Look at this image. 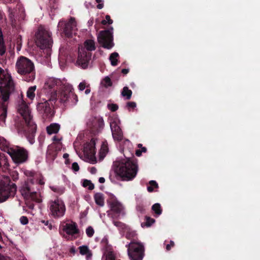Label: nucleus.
<instances>
[{"mask_svg":"<svg viewBox=\"0 0 260 260\" xmlns=\"http://www.w3.org/2000/svg\"><path fill=\"white\" fill-rule=\"evenodd\" d=\"M95 203L100 206L103 207L104 205V194L102 193H96L94 196Z\"/></svg>","mask_w":260,"mask_h":260,"instance_id":"4be33fe9","label":"nucleus"},{"mask_svg":"<svg viewBox=\"0 0 260 260\" xmlns=\"http://www.w3.org/2000/svg\"><path fill=\"white\" fill-rule=\"evenodd\" d=\"M136 209L137 211H139L141 213H144L145 210V206L143 205L142 203H139V204H138L136 207Z\"/></svg>","mask_w":260,"mask_h":260,"instance_id":"e433bc0d","label":"nucleus"},{"mask_svg":"<svg viewBox=\"0 0 260 260\" xmlns=\"http://www.w3.org/2000/svg\"><path fill=\"white\" fill-rule=\"evenodd\" d=\"M138 147L139 148H142V144H139L138 145Z\"/></svg>","mask_w":260,"mask_h":260,"instance_id":"e2e57ef3","label":"nucleus"},{"mask_svg":"<svg viewBox=\"0 0 260 260\" xmlns=\"http://www.w3.org/2000/svg\"><path fill=\"white\" fill-rule=\"evenodd\" d=\"M28 208L30 209H32L34 207V204L32 203L27 204Z\"/></svg>","mask_w":260,"mask_h":260,"instance_id":"5fc2aeb1","label":"nucleus"},{"mask_svg":"<svg viewBox=\"0 0 260 260\" xmlns=\"http://www.w3.org/2000/svg\"><path fill=\"white\" fill-rule=\"evenodd\" d=\"M142 151L141 150V149H138L136 151V155L137 156H141L142 155Z\"/></svg>","mask_w":260,"mask_h":260,"instance_id":"8fccbe9b","label":"nucleus"},{"mask_svg":"<svg viewBox=\"0 0 260 260\" xmlns=\"http://www.w3.org/2000/svg\"><path fill=\"white\" fill-rule=\"evenodd\" d=\"M108 150H109V149H108V143L106 141H105L103 142L102 146H101V148L100 152V156L102 157H104L106 156V155L107 154V153H108Z\"/></svg>","mask_w":260,"mask_h":260,"instance_id":"5701e85b","label":"nucleus"},{"mask_svg":"<svg viewBox=\"0 0 260 260\" xmlns=\"http://www.w3.org/2000/svg\"><path fill=\"white\" fill-rule=\"evenodd\" d=\"M62 231L68 236H71L74 238H77V235H79L80 231L77 223L72 221L71 223H66L61 225Z\"/></svg>","mask_w":260,"mask_h":260,"instance_id":"a211bd4d","label":"nucleus"},{"mask_svg":"<svg viewBox=\"0 0 260 260\" xmlns=\"http://www.w3.org/2000/svg\"><path fill=\"white\" fill-rule=\"evenodd\" d=\"M83 186L84 187H88L89 190H92L94 189V184L91 182V181L88 180H84L83 182Z\"/></svg>","mask_w":260,"mask_h":260,"instance_id":"473e14b6","label":"nucleus"},{"mask_svg":"<svg viewBox=\"0 0 260 260\" xmlns=\"http://www.w3.org/2000/svg\"><path fill=\"white\" fill-rule=\"evenodd\" d=\"M99 181L101 183H104L105 182V179L104 177H100L99 179Z\"/></svg>","mask_w":260,"mask_h":260,"instance_id":"864d4df0","label":"nucleus"},{"mask_svg":"<svg viewBox=\"0 0 260 260\" xmlns=\"http://www.w3.org/2000/svg\"><path fill=\"white\" fill-rule=\"evenodd\" d=\"M175 246V243L173 241H170V244H168L166 245V249L167 251H169L171 250L172 247H173Z\"/></svg>","mask_w":260,"mask_h":260,"instance_id":"a19ab883","label":"nucleus"},{"mask_svg":"<svg viewBox=\"0 0 260 260\" xmlns=\"http://www.w3.org/2000/svg\"><path fill=\"white\" fill-rule=\"evenodd\" d=\"M21 193L23 196L29 197L33 201L39 202L38 193L33 190L28 183H25L21 188Z\"/></svg>","mask_w":260,"mask_h":260,"instance_id":"6ab92c4d","label":"nucleus"},{"mask_svg":"<svg viewBox=\"0 0 260 260\" xmlns=\"http://www.w3.org/2000/svg\"><path fill=\"white\" fill-rule=\"evenodd\" d=\"M90 89H87L85 90V93H86V94H88V93H89L90 92Z\"/></svg>","mask_w":260,"mask_h":260,"instance_id":"680f3d73","label":"nucleus"},{"mask_svg":"<svg viewBox=\"0 0 260 260\" xmlns=\"http://www.w3.org/2000/svg\"><path fill=\"white\" fill-rule=\"evenodd\" d=\"M121 95L125 98L126 100L131 99L132 95V91L128 89L127 86H124L121 92Z\"/></svg>","mask_w":260,"mask_h":260,"instance_id":"b1692460","label":"nucleus"},{"mask_svg":"<svg viewBox=\"0 0 260 260\" xmlns=\"http://www.w3.org/2000/svg\"><path fill=\"white\" fill-rule=\"evenodd\" d=\"M106 19L103 20L101 22L103 25H106L107 23L109 24H111L113 23V20L111 19V17L109 15H107L105 17Z\"/></svg>","mask_w":260,"mask_h":260,"instance_id":"f704fd0d","label":"nucleus"},{"mask_svg":"<svg viewBox=\"0 0 260 260\" xmlns=\"http://www.w3.org/2000/svg\"><path fill=\"white\" fill-rule=\"evenodd\" d=\"M95 141L94 139H91L88 142H86L84 145L83 152L85 155L91 160L96 161L95 154Z\"/></svg>","mask_w":260,"mask_h":260,"instance_id":"f3484780","label":"nucleus"},{"mask_svg":"<svg viewBox=\"0 0 260 260\" xmlns=\"http://www.w3.org/2000/svg\"><path fill=\"white\" fill-rule=\"evenodd\" d=\"M57 97V100L58 99L59 102L64 106H66L70 101L73 105L76 104L78 101V96L74 93L73 86L69 83L63 84Z\"/></svg>","mask_w":260,"mask_h":260,"instance_id":"1a4fd4ad","label":"nucleus"},{"mask_svg":"<svg viewBox=\"0 0 260 260\" xmlns=\"http://www.w3.org/2000/svg\"><path fill=\"white\" fill-rule=\"evenodd\" d=\"M36 89V86H30L28 88L26 94L27 97L30 100H33L35 96V91Z\"/></svg>","mask_w":260,"mask_h":260,"instance_id":"a878e982","label":"nucleus"},{"mask_svg":"<svg viewBox=\"0 0 260 260\" xmlns=\"http://www.w3.org/2000/svg\"><path fill=\"white\" fill-rule=\"evenodd\" d=\"M84 45L85 48H79L77 62L82 68L86 69L91 59L92 53L90 52L95 49V43L92 40H86Z\"/></svg>","mask_w":260,"mask_h":260,"instance_id":"0eeeda50","label":"nucleus"},{"mask_svg":"<svg viewBox=\"0 0 260 260\" xmlns=\"http://www.w3.org/2000/svg\"><path fill=\"white\" fill-rule=\"evenodd\" d=\"M113 30V27H110L108 29L100 31L98 41L103 48L111 49L114 47Z\"/></svg>","mask_w":260,"mask_h":260,"instance_id":"f8f14e48","label":"nucleus"},{"mask_svg":"<svg viewBox=\"0 0 260 260\" xmlns=\"http://www.w3.org/2000/svg\"><path fill=\"white\" fill-rule=\"evenodd\" d=\"M112 136L115 141H121L123 139V134L120 126L115 122L110 124Z\"/></svg>","mask_w":260,"mask_h":260,"instance_id":"aec40b11","label":"nucleus"},{"mask_svg":"<svg viewBox=\"0 0 260 260\" xmlns=\"http://www.w3.org/2000/svg\"><path fill=\"white\" fill-rule=\"evenodd\" d=\"M0 148L6 151L16 164H22L27 160L28 153L25 149L19 146L9 147L5 139L0 142Z\"/></svg>","mask_w":260,"mask_h":260,"instance_id":"39448f33","label":"nucleus"},{"mask_svg":"<svg viewBox=\"0 0 260 260\" xmlns=\"http://www.w3.org/2000/svg\"><path fill=\"white\" fill-rule=\"evenodd\" d=\"M152 210L157 215H160L162 213V209L159 203H155L152 206Z\"/></svg>","mask_w":260,"mask_h":260,"instance_id":"c756f323","label":"nucleus"},{"mask_svg":"<svg viewBox=\"0 0 260 260\" xmlns=\"http://www.w3.org/2000/svg\"><path fill=\"white\" fill-rule=\"evenodd\" d=\"M101 84L105 87L107 88L112 85V82L109 77H105L101 81Z\"/></svg>","mask_w":260,"mask_h":260,"instance_id":"7c9ffc66","label":"nucleus"},{"mask_svg":"<svg viewBox=\"0 0 260 260\" xmlns=\"http://www.w3.org/2000/svg\"><path fill=\"white\" fill-rule=\"evenodd\" d=\"M59 129L60 125L54 123H51L50 125L48 126L46 128V131L48 134L51 135L57 133Z\"/></svg>","mask_w":260,"mask_h":260,"instance_id":"412c9836","label":"nucleus"},{"mask_svg":"<svg viewBox=\"0 0 260 260\" xmlns=\"http://www.w3.org/2000/svg\"><path fill=\"white\" fill-rule=\"evenodd\" d=\"M41 222L43 223H44L45 225L48 226L49 229H52V225L49 223V222L48 220H42Z\"/></svg>","mask_w":260,"mask_h":260,"instance_id":"de8ad7c7","label":"nucleus"},{"mask_svg":"<svg viewBox=\"0 0 260 260\" xmlns=\"http://www.w3.org/2000/svg\"><path fill=\"white\" fill-rule=\"evenodd\" d=\"M2 12L0 11V20L2 19Z\"/></svg>","mask_w":260,"mask_h":260,"instance_id":"69168bd1","label":"nucleus"},{"mask_svg":"<svg viewBox=\"0 0 260 260\" xmlns=\"http://www.w3.org/2000/svg\"><path fill=\"white\" fill-rule=\"evenodd\" d=\"M70 252L73 254H75L76 252L75 248L74 247H71L70 248Z\"/></svg>","mask_w":260,"mask_h":260,"instance_id":"603ef678","label":"nucleus"},{"mask_svg":"<svg viewBox=\"0 0 260 260\" xmlns=\"http://www.w3.org/2000/svg\"><path fill=\"white\" fill-rule=\"evenodd\" d=\"M69 156V155L68 153H64L63 155V157L65 159H68Z\"/></svg>","mask_w":260,"mask_h":260,"instance_id":"4d7b16f0","label":"nucleus"},{"mask_svg":"<svg viewBox=\"0 0 260 260\" xmlns=\"http://www.w3.org/2000/svg\"><path fill=\"white\" fill-rule=\"evenodd\" d=\"M12 179L14 181H16L18 179V174L17 173H13L11 175Z\"/></svg>","mask_w":260,"mask_h":260,"instance_id":"a18cd8bd","label":"nucleus"},{"mask_svg":"<svg viewBox=\"0 0 260 260\" xmlns=\"http://www.w3.org/2000/svg\"><path fill=\"white\" fill-rule=\"evenodd\" d=\"M14 89V84L10 75L0 68V97L7 102Z\"/></svg>","mask_w":260,"mask_h":260,"instance_id":"423d86ee","label":"nucleus"},{"mask_svg":"<svg viewBox=\"0 0 260 260\" xmlns=\"http://www.w3.org/2000/svg\"><path fill=\"white\" fill-rule=\"evenodd\" d=\"M121 234L131 240V243L126 245L130 259L142 260L144 256V247L142 243L134 241L137 238L136 231L127 226Z\"/></svg>","mask_w":260,"mask_h":260,"instance_id":"7ed1b4c3","label":"nucleus"},{"mask_svg":"<svg viewBox=\"0 0 260 260\" xmlns=\"http://www.w3.org/2000/svg\"><path fill=\"white\" fill-rule=\"evenodd\" d=\"M106 260H115V256L112 252H109L106 255Z\"/></svg>","mask_w":260,"mask_h":260,"instance_id":"58836bf2","label":"nucleus"},{"mask_svg":"<svg viewBox=\"0 0 260 260\" xmlns=\"http://www.w3.org/2000/svg\"><path fill=\"white\" fill-rule=\"evenodd\" d=\"M141 150L142 151V152H146L147 151V149L146 147H142Z\"/></svg>","mask_w":260,"mask_h":260,"instance_id":"13d9d810","label":"nucleus"},{"mask_svg":"<svg viewBox=\"0 0 260 260\" xmlns=\"http://www.w3.org/2000/svg\"><path fill=\"white\" fill-rule=\"evenodd\" d=\"M113 223L114 224L115 226L118 228V230H119L121 234L123 233L124 230L128 226L125 223L119 221L113 220Z\"/></svg>","mask_w":260,"mask_h":260,"instance_id":"393cba45","label":"nucleus"},{"mask_svg":"<svg viewBox=\"0 0 260 260\" xmlns=\"http://www.w3.org/2000/svg\"><path fill=\"white\" fill-rule=\"evenodd\" d=\"M48 208L49 215L55 219L63 217L66 211L64 203L58 198L49 201L48 203Z\"/></svg>","mask_w":260,"mask_h":260,"instance_id":"9d476101","label":"nucleus"},{"mask_svg":"<svg viewBox=\"0 0 260 260\" xmlns=\"http://www.w3.org/2000/svg\"><path fill=\"white\" fill-rule=\"evenodd\" d=\"M2 240H3L2 236V235L0 234V241H2Z\"/></svg>","mask_w":260,"mask_h":260,"instance_id":"338daca9","label":"nucleus"},{"mask_svg":"<svg viewBox=\"0 0 260 260\" xmlns=\"http://www.w3.org/2000/svg\"><path fill=\"white\" fill-rule=\"evenodd\" d=\"M149 185L147 186V189L148 192H152L154 191V188H158L157 183L154 180H151L149 182Z\"/></svg>","mask_w":260,"mask_h":260,"instance_id":"cd10ccee","label":"nucleus"},{"mask_svg":"<svg viewBox=\"0 0 260 260\" xmlns=\"http://www.w3.org/2000/svg\"><path fill=\"white\" fill-rule=\"evenodd\" d=\"M58 26L60 27V31L61 34L67 38H71L76 26L75 19L71 17L68 22H60L58 23Z\"/></svg>","mask_w":260,"mask_h":260,"instance_id":"2eb2a0df","label":"nucleus"},{"mask_svg":"<svg viewBox=\"0 0 260 260\" xmlns=\"http://www.w3.org/2000/svg\"><path fill=\"white\" fill-rule=\"evenodd\" d=\"M145 220V221L141 223V226L142 227H149L155 222V220L153 218L148 216H146Z\"/></svg>","mask_w":260,"mask_h":260,"instance_id":"bb28decb","label":"nucleus"},{"mask_svg":"<svg viewBox=\"0 0 260 260\" xmlns=\"http://www.w3.org/2000/svg\"><path fill=\"white\" fill-rule=\"evenodd\" d=\"M20 222L23 225H26L28 223V219L25 216H22L20 218Z\"/></svg>","mask_w":260,"mask_h":260,"instance_id":"4c0bfd02","label":"nucleus"},{"mask_svg":"<svg viewBox=\"0 0 260 260\" xmlns=\"http://www.w3.org/2000/svg\"><path fill=\"white\" fill-rule=\"evenodd\" d=\"M70 160H69V159L68 158V159H66V160H65V164H70Z\"/></svg>","mask_w":260,"mask_h":260,"instance_id":"bf43d9fd","label":"nucleus"},{"mask_svg":"<svg viewBox=\"0 0 260 260\" xmlns=\"http://www.w3.org/2000/svg\"><path fill=\"white\" fill-rule=\"evenodd\" d=\"M18 110L23 117V120L16 124L18 131L19 133L23 134L29 143L33 144L35 143L37 126L32 119L30 110L25 104L20 105Z\"/></svg>","mask_w":260,"mask_h":260,"instance_id":"f257e3e1","label":"nucleus"},{"mask_svg":"<svg viewBox=\"0 0 260 260\" xmlns=\"http://www.w3.org/2000/svg\"><path fill=\"white\" fill-rule=\"evenodd\" d=\"M96 169L94 167H91L90 169V172L92 174H95L96 173Z\"/></svg>","mask_w":260,"mask_h":260,"instance_id":"09e8293b","label":"nucleus"},{"mask_svg":"<svg viewBox=\"0 0 260 260\" xmlns=\"http://www.w3.org/2000/svg\"><path fill=\"white\" fill-rule=\"evenodd\" d=\"M39 184H41V185H43L44 184V182L42 180H39Z\"/></svg>","mask_w":260,"mask_h":260,"instance_id":"052dcab7","label":"nucleus"},{"mask_svg":"<svg viewBox=\"0 0 260 260\" xmlns=\"http://www.w3.org/2000/svg\"><path fill=\"white\" fill-rule=\"evenodd\" d=\"M129 72V69H123L121 70V73L124 75L127 74Z\"/></svg>","mask_w":260,"mask_h":260,"instance_id":"3c124183","label":"nucleus"},{"mask_svg":"<svg viewBox=\"0 0 260 260\" xmlns=\"http://www.w3.org/2000/svg\"><path fill=\"white\" fill-rule=\"evenodd\" d=\"M56 101H50L45 99L41 100L37 105V109L44 119H49L54 115V111L52 109L53 102L55 104Z\"/></svg>","mask_w":260,"mask_h":260,"instance_id":"ddd939ff","label":"nucleus"},{"mask_svg":"<svg viewBox=\"0 0 260 260\" xmlns=\"http://www.w3.org/2000/svg\"><path fill=\"white\" fill-rule=\"evenodd\" d=\"M52 190H53L54 192H57V189L56 188H54L53 187H52Z\"/></svg>","mask_w":260,"mask_h":260,"instance_id":"0e129e2a","label":"nucleus"},{"mask_svg":"<svg viewBox=\"0 0 260 260\" xmlns=\"http://www.w3.org/2000/svg\"><path fill=\"white\" fill-rule=\"evenodd\" d=\"M17 73L21 75L22 79L26 82L33 81L36 77V71L34 62L29 58L21 56L16 63Z\"/></svg>","mask_w":260,"mask_h":260,"instance_id":"20e7f679","label":"nucleus"},{"mask_svg":"<svg viewBox=\"0 0 260 260\" xmlns=\"http://www.w3.org/2000/svg\"><path fill=\"white\" fill-rule=\"evenodd\" d=\"M110 201H108L110 207V212H108V215H110L111 217L114 218H118L121 215H123L124 214L123 211V207L122 204L119 202L116 197L111 194Z\"/></svg>","mask_w":260,"mask_h":260,"instance_id":"4468645a","label":"nucleus"},{"mask_svg":"<svg viewBox=\"0 0 260 260\" xmlns=\"http://www.w3.org/2000/svg\"><path fill=\"white\" fill-rule=\"evenodd\" d=\"M108 109L112 112H115L118 109V106L116 104H110L108 105Z\"/></svg>","mask_w":260,"mask_h":260,"instance_id":"c9c22d12","label":"nucleus"},{"mask_svg":"<svg viewBox=\"0 0 260 260\" xmlns=\"http://www.w3.org/2000/svg\"><path fill=\"white\" fill-rule=\"evenodd\" d=\"M36 43L41 49H46L48 51L52 46L53 40L50 33L43 28H39L36 34Z\"/></svg>","mask_w":260,"mask_h":260,"instance_id":"9b49d317","label":"nucleus"},{"mask_svg":"<svg viewBox=\"0 0 260 260\" xmlns=\"http://www.w3.org/2000/svg\"><path fill=\"white\" fill-rule=\"evenodd\" d=\"M95 2L98 3L96 6L98 9H102L104 7V4L102 3L103 0H95Z\"/></svg>","mask_w":260,"mask_h":260,"instance_id":"37998d69","label":"nucleus"},{"mask_svg":"<svg viewBox=\"0 0 260 260\" xmlns=\"http://www.w3.org/2000/svg\"><path fill=\"white\" fill-rule=\"evenodd\" d=\"M85 87L86 84L85 82H81L78 86L79 89L81 91H83L84 89H85Z\"/></svg>","mask_w":260,"mask_h":260,"instance_id":"c03bdc74","label":"nucleus"},{"mask_svg":"<svg viewBox=\"0 0 260 260\" xmlns=\"http://www.w3.org/2000/svg\"><path fill=\"white\" fill-rule=\"evenodd\" d=\"M53 140L54 141L58 142L59 139L56 136H54L53 138Z\"/></svg>","mask_w":260,"mask_h":260,"instance_id":"6e6d98bb","label":"nucleus"},{"mask_svg":"<svg viewBox=\"0 0 260 260\" xmlns=\"http://www.w3.org/2000/svg\"><path fill=\"white\" fill-rule=\"evenodd\" d=\"M72 168L76 172L78 171L79 170V166L78 163L76 162H73L72 165Z\"/></svg>","mask_w":260,"mask_h":260,"instance_id":"79ce46f5","label":"nucleus"},{"mask_svg":"<svg viewBox=\"0 0 260 260\" xmlns=\"http://www.w3.org/2000/svg\"><path fill=\"white\" fill-rule=\"evenodd\" d=\"M86 233L88 237H92L94 233V231L93 228L91 226H89L86 229Z\"/></svg>","mask_w":260,"mask_h":260,"instance_id":"72a5a7b5","label":"nucleus"},{"mask_svg":"<svg viewBox=\"0 0 260 260\" xmlns=\"http://www.w3.org/2000/svg\"><path fill=\"white\" fill-rule=\"evenodd\" d=\"M1 260H7L6 258L3 256V258H1Z\"/></svg>","mask_w":260,"mask_h":260,"instance_id":"774afa93","label":"nucleus"},{"mask_svg":"<svg viewBox=\"0 0 260 260\" xmlns=\"http://www.w3.org/2000/svg\"><path fill=\"white\" fill-rule=\"evenodd\" d=\"M80 253L82 255H85L90 253V250L87 246L83 245L79 248Z\"/></svg>","mask_w":260,"mask_h":260,"instance_id":"2f4dec72","label":"nucleus"},{"mask_svg":"<svg viewBox=\"0 0 260 260\" xmlns=\"http://www.w3.org/2000/svg\"><path fill=\"white\" fill-rule=\"evenodd\" d=\"M136 103L134 102H128L126 104V107L129 108H135L136 107Z\"/></svg>","mask_w":260,"mask_h":260,"instance_id":"ea45409f","label":"nucleus"},{"mask_svg":"<svg viewBox=\"0 0 260 260\" xmlns=\"http://www.w3.org/2000/svg\"><path fill=\"white\" fill-rule=\"evenodd\" d=\"M61 85V81L60 79L55 78H50L45 83L44 89L52 90L50 98V101H57V88H55V86H59Z\"/></svg>","mask_w":260,"mask_h":260,"instance_id":"dca6fc26","label":"nucleus"},{"mask_svg":"<svg viewBox=\"0 0 260 260\" xmlns=\"http://www.w3.org/2000/svg\"><path fill=\"white\" fill-rule=\"evenodd\" d=\"M20 11L21 12V13H20V16H18V19H21L22 20H23L25 17L24 11L23 10V9H21V10H20Z\"/></svg>","mask_w":260,"mask_h":260,"instance_id":"49530a36","label":"nucleus"},{"mask_svg":"<svg viewBox=\"0 0 260 260\" xmlns=\"http://www.w3.org/2000/svg\"><path fill=\"white\" fill-rule=\"evenodd\" d=\"M119 56V54L117 52H114L110 54L109 59L111 61V63L113 66H115L117 64V57Z\"/></svg>","mask_w":260,"mask_h":260,"instance_id":"c85d7f7f","label":"nucleus"},{"mask_svg":"<svg viewBox=\"0 0 260 260\" xmlns=\"http://www.w3.org/2000/svg\"><path fill=\"white\" fill-rule=\"evenodd\" d=\"M114 166L116 178L121 181L132 180L138 172L137 165L129 159L116 161Z\"/></svg>","mask_w":260,"mask_h":260,"instance_id":"f03ea898","label":"nucleus"},{"mask_svg":"<svg viewBox=\"0 0 260 260\" xmlns=\"http://www.w3.org/2000/svg\"><path fill=\"white\" fill-rule=\"evenodd\" d=\"M16 190V185L11 182L10 177L4 176L0 179V203L6 201L9 198L13 197Z\"/></svg>","mask_w":260,"mask_h":260,"instance_id":"6e6552de","label":"nucleus"}]
</instances>
